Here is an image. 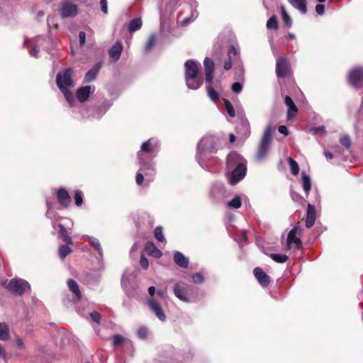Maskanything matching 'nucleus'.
<instances>
[{"instance_id": "864d4df0", "label": "nucleus", "mask_w": 363, "mask_h": 363, "mask_svg": "<svg viewBox=\"0 0 363 363\" xmlns=\"http://www.w3.org/2000/svg\"><path fill=\"white\" fill-rule=\"evenodd\" d=\"M145 176V175L144 174V173L140 172V171L137 173V174H136V183H137L138 185L140 186V185L143 184Z\"/></svg>"}, {"instance_id": "774afa93", "label": "nucleus", "mask_w": 363, "mask_h": 363, "mask_svg": "<svg viewBox=\"0 0 363 363\" xmlns=\"http://www.w3.org/2000/svg\"><path fill=\"white\" fill-rule=\"evenodd\" d=\"M156 294H157V296L160 297L161 298H163L164 297V293L161 290H158L156 292Z\"/></svg>"}, {"instance_id": "4468645a", "label": "nucleus", "mask_w": 363, "mask_h": 363, "mask_svg": "<svg viewBox=\"0 0 363 363\" xmlns=\"http://www.w3.org/2000/svg\"><path fill=\"white\" fill-rule=\"evenodd\" d=\"M203 65L206 73V82L211 84L213 79V73L215 68L214 62L211 58L206 57L203 61Z\"/></svg>"}, {"instance_id": "37998d69", "label": "nucleus", "mask_w": 363, "mask_h": 363, "mask_svg": "<svg viewBox=\"0 0 363 363\" xmlns=\"http://www.w3.org/2000/svg\"><path fill=\"white\" fill-rule=\"evenodd\" d=\"M281 15L283 21L286 26L287 27H291L292 24L291 19L284 7H281Z\"/></svg>"}, {"instance_id": "a19ab883", "label": "nucleus", "mask_w": 363, "mask_h": 363, "mask_svg": "<svg viewBox=\"0 0 363 363\" xmlns=\"http://www.w3.org/2000/svg\"><path fill=\"white\" fill-rule=\"evenodd\" d=\"M223 103H224V106H225V107L226 108V111L228 112V114L231 118L235 117V109H234L233 105L230 102V101L226 99H223Z\"/></svg>"}, {"instance_id": "603ef678", "label": "nucleus", "mask_w": 363, "mask_h": 363, "mask_svg": "<svg viewBox=\"0 0 363 363\" xmlns=\"http://www.w3.org/2000/svg\"><path fill=\"white\" fill-rule=\"evenodd\" d=\"M90 317L94 323H99L101 321V315L96 311L91 312Z\"/></svg>"}, {"instance_id": "4be33fe9", "label": "nucleus", "mask_w": 363, "mask_h": 363, "mask_svg": "<svg viewBox=\"0 0 363 363\" xmlns=\"http://www.w3.org/2000/svg\"><path fill=\"white\" fill-rule=\"evenodd\" d=\"M239 54V50L238 49H237L235 46L233 45H231L230 46V48H228V60H226L225 62H224V69L225 70H229L232 68V65H233V63H232V57L233 56H236Z\"/></svg>"}, {"instance_id": "e433bc0d", "label": "nucleus", "mask_w": 363, "mask_h": 363, "mask_svg": "<svg viewBox=\"0 0 363 363\" xmlns=\"http://www.w3.org/2000/svg\"><path fill=\"white\" fill-rule=\"evenodd\" d=\"M287 161L290 166L291 174L293 175H297L299 172V167L298 163L291 157H289Z\"/></svg>"}, {"instance_id": "f257e3e1", "label": "nucleus", "mask_w": 363, "mask_h": 363, "mask_svg": "<svg viewBox=\"0 0 363 363\" xmlns=\"http://www.w3.org/2000/svg\"><path fill=\"white\" fill-rule=\"evenodd\" d=\"M218 143V138L213 135L205 136L199 143L196 158L203 169L208 170L207 160L209 159L208 155L216 152Z\"/></svg>"}, {"instance_id": "7ed1b4c3", "label": "nucleus", "mask_w": 363, "mask_h": 363, "mask_svg": "<svg viewBox=\"0 0 363 363\" xmlns=\"http://www.w3.org/2000/svg\"><path fill=\"white\" fill-rule=\"evenodd\" d=\"M56 83L60 90L63 93L66 100L71 106L74 103V97L69 91V88L74 86V82L72 79V69H67L57 74Z\"/></svg>"}, {"instance_id": "79ce46f5", "label": "nucleus", "mask_w": 363, "mask_h": 363, "mask_svg": "<svg viewBox=\"0 0 363 363\" xmlns=\"http://www.w3.org/2000/svg\"><path fill=\"white\" fill-rule=\"evenodd\" d=\"M155 43H156V36L155 35H151L149 37V38L145 44V52H149L152 50L153 46L155 45Z\"/></svg>"}, {"instance_id": "ddd939ff", "label": "nucleus", "mask_w": 363, "mask_h": 363, "mask_svg": "<svg viewBox=\"0 0 363 363\" xmlns=\"http://www.w3.org/2000/svg\"><path fill=\"white\" fill-rule=\"evenodd\" d=\"M42 39L41 36H37L32 40L26 38L23 46L28 47V53L31 57H38L39 44Z\"/></svg>"}, {"instance_id": "052dcab7", "label": "nucleus", "mask_w": 363, "mask_h": 363, "mask_svg": "<svg viewBox=\"0 0 363 363\" xmlns=\"http://www.w3.org/2000/svg\"><path fill=\"white\" fill-rule=\"evenodd\" d=\"M291 198L295 201H300L302 199V197L297 193L291 191Z\"/></svg>"}, {"instance_id": "e2e57ef3", "label": "nucleus", "mask_w": 363, "mask_h": 363, "mask_svg": "<svg viewBox=\"0 0 363 363\" xmlns=\"http://www.w3.org/2000/svg\"><path fill=\"white\" fill-rule=\"evenodd\" d=\"M324 155L326 157V159H328V160H331L333 157V154L331 152H328V151H325L324 152Z\"/></svg>"}, {"instance_id": "a211bd4d", "label": "nucleus", "mask_w": 363, "mask_h": 363, "mask_svg": "<svg viewBox=\"0 0 363 363\" xmlns=\"http://www.w3.org/2000/svg\"><path fill=\"white\" fill-rule=\"evenodd\" d=\"M297 233V228H293L289 233L287 236V250L290 249V246L291 244H295L297 248H300L301 247L302 242L300 238H296V235Z\"/></svg>"}, {"instance_id": "393cba45", "label": "nucleus", "mask_w": 363, "mask_h": 363, "mask_svg": "<svg viewBox=\"0 0 363 363\" xmlns=\"http://www.w3.org/2000/svg\"><path fill=\"white\" fill-rule=\"evenodd\" d=\"M101 67V64L98 63L94 67H92L91 69H89L85 74L84 82H90L93 81L96 78Z\"/></svg>"}, {"instance_id": "0eeeda50", "label": "nucleus", "mask_w": 363, "mask_h": 363, "mask_svg": "<svg viewBox=\"0 0 363 363\" xmlns=\"http://www.w3.org/2000/svg\"><path fill=\"white\" fill-rule=\"evenodd\" d=\"M148 293L150 296V298L147 301V304L149 308L155 314L160 320L162 322L165 321L166 315L161 307V305L156 298L154 297L155 294V288L152 286H150L148 288Z\"/></svg>"}, {"instance_id": "09e8293b", "label": "nucleus", "mask_w": 363, "mask_h": 363, "mask_svg": "<svg viewBox=\"0 0 363 363\" xmlns=\"http://www.w3.org/2000/svg\"><path fill=\"white\" fill-rule=\"evenodd\" d=\"M192 279L194 283L201 284L203 281L204 277L201 272H197L193 275Z\"/></svg>"}, {"instance_id": "39448f33", "label": "nucleus", "mask_w": 363, "mask_h": 363, "mask_svg": "<svg viewBox=\"0 0 363 363\" xmlns=\"http://www.w3.org/2000/svg\"><path fill=\"white\" fill-rule=\"evenodd\" d=\"M272 126L271 124H269L264 130L258 147V150L255 156V160L257 161L262 162L267 157L272 140Z\"/></svg>"}, {"instance_id": "6e6d98bb", "label": "nucleus", "mask_w": 363, "mask_h": 363, "mask_svg": "<svg viewBox=\"0 0 363 363\" xmlns=\"http://www.w3.org/2000/svg\"><path fill=\"white\" fill-rule=\"evenodd\" d=\"M101 9L103 13H108V4L106 0H100Z\"/></svg>"}, {"instance_id": "b1692460", "label": "nucleus", "mask_w": 363, "mask_h": 363, "mask_svg": "<svg viewBox=\"0 0 363 363\" xmlns=\"http://www.w3.org/2000/svg\"><path fill=\"white\" fill-rule=\"evenodd\" d=\"M174 260L180 267L186 268L189 266V259L180 252H174Z\"/></svg>"}, {"instance_id": "4c0bfd02", "label": "nucleus", "mask_w": 363, "mask_h": 363, "mask_svg": "<svg viewBox=\"0 0 363 363\" xmlns=\"http://www.w3.org/2000/svg\"><path fill=\"white\" fill-rule=\"evenodd\" d=\"M154 235L157 240H158L160 242H165L166 240L164 236L163 232H162V228L160 226H157L155 228L154 230Z\"/></svg>"}, {"instance_id": "7c9ffc66", "label": "nucleus", "mask_w": 363, "mask_h": 363, "mask_svg": "<svg viewBox=\"0 0 363 363\" xmlns=\"http://www.w3.org/2000/svg\"><path fill=\"white\" fill-rule=\"evenodd\" d=\"M67 285L69 290L75 295L77 299H81L82 296L77 283L73 279H69Z\"/></svg>"}, {"instance_id": "bf43d9fd", "label": "nucleus", "mask_w": 363, "mask_h": 363, "mask_svg": "<svg viewBox=\"0 0 363 363\" xmlns=\"http://www.w3.org/2000/svg\"><path fill=\"white\" fill-rule=\"evenodd\" d=\"M279 132L284 135H287L289 134L288 128L285 125H280L278 128Z\"/></svg>"}, {"instance_id": "dca6fc26", "label": "nucleus", "mask_w": 363, "mask_h": 363, "mask_svg": "<svg viewBox=\"0 0 363 363\" xmlns=\"http://www.w3.org/2000/svg\"><path fill=\"white\" fill-rule=\"evenodd\" d=\"M57 199L59 203L63 207H67L71 202V197L67 191L64 188H60L57 190Z\"/></svg>"}, {"instance_id": "49530a36", "label": "nucleus", "mask_w": 363, "mask_h": 363, "mask_svg": "<svg viewBox=\"0 0 363 363\" xmlns=\"http://www.w3.org/2000/svg\"><path fill=\"white\" fill-rule=\"evenodd\" d=\"M125 340V338L121 335H114L113 336V345L115 347H117L121 345Z\"/></svg>"}, {"instance_id": "aec40b11", "label": "nucleus", "mask_w": 363, "mask_h": 363, "mask_svg": "<svg viewBox=\"0 0 363 363\" xmlns=\"http://www.w3.org/2000/svg\"><path fill=\"white\" fill-rule=\"evenodd\" d=\"M93 91L94 90L91 86H85L78 89L77 91V99L80 102L85 101Z\"/></svg>"}, {"instance_id": "f03ea898", "label": "nucleus", "mask_w": 363, "mask_h": 363, "mask_svg": "<svg viewBox=\"0 0 363 363\" xmlns=\"http://www.w3.org/2000/svg\"><path fill=\"white\" fill-rule=\"evenodd\" d=\"M227 168L232 170L228 181L235 184L241 181L246 175L247 167L245 160L236 152H231L227 157Z\"/></svg>"}, {"instance_id": "c9c22d12", "label": "nucleus", "mask_w": 363, "mask_h": 363, "mask_svg": "<svg viewBox=\"0 0 363 363\" xmlns=\"http://www.w3.org/2000/svg\"><path fill=\"white\" fill-rule=\"evenodd\" d=\"M70 245L69 244L62 245L59 247V256L61 259H64L66 256H67L72 251L70 248Z\"/></svg>"}, {"instance_id": "4d7b16f0", "label": "nucleus", "mask_w": 363, "mask_h": 363, "mask_svg": "<svg viewBox=\"0 0 363 363\" xmlns=\"http://www.w3.org/2000/svg\"><path fill=\"white\" fill-rule=\"evenodd\" d=\"M315 11L318 15H323L325 13V6L323 4H317L315 6Z\"/></svg>"}, {"instance_id": "c03bdc74", "label": "nucleus", "mask_w": 363, "mask_h": 363, "mask_svg": "<svg viewBox=\"0 0 363 363\" xmlns=\"http://www.w3.org/2000/svg\"><path fill=\"white\" fill-rule=\"evenodd\" d=\"M267 27L269 29H277L278 28L277 19L275 16H272L267 22Z\"/></svg>"}, {"instance_id": "a878e982", "label": "nucleus", "mask_w": 363, "mask_h": 363, "mask_svg": "<svg viewBox=\"0 0 363 363\" xmlns=\"http://www.w3.org/2000/svg\"><path fill=\"white\" fill-rule=\"evenodd\" d=\"M174 293L175 296L181 301L188 303L189 302V298L186 295V290L179 284H176L174 288Z\"/></svg>"}, {"instance_id": "c756f323", "label": "nucleus", "mask_w": 363, "mask_h": 363, "mask_svg": "<svg viewBox=\"0 0 363 363\" xmlns=\"http://www.w3.org/2000/svg\"><path fill=\"white\" fill-rule=\"evenodd\" d=\"M142 20L140 18H135L131 20L128 25V29L130 33H133L138 30H139L142 27Z\"/></svg>"}, {"instance_id": "20e7f679", "label": "nucleus", "mask_w": 363, "mask_h": 363, "mask_svg": "<svg viewBox=\"0 0 363 363\" xmlns=\"http://www.w3.org/2000/svg\"><path fill=\"white\" fill-rule=\"evenodd\" d=\"M186 84L189 89H198L203 80L198 76L199 64L193 60H187L184 64Z\"/></svg>"}, {"instance_id": "2f4dec72", "label": "nucleus", "mask_w": 363, "mask_h": 363, "mask_svg": "<svg viewBox=\"0 0 363 363\" xmlns=\"http://www.w3.org/2000/svg\"><path fill=\"white\" fill-rule=\"evenodd\" d=\"M59 234L62 237L63 241L69 245H72V240L70 236L69 235V233H67V230L65 228V226L62 224H59Z\"/></svg>"}, {"instance_id": "0e129e2a", "label": "nucleus", "mask_w": 363, "mask_h": 363, "mask_svg": "<svg viewBox=\"0 0 363 363\" xmlns=\"http://www.w3.org/2000/svg\"><path fill=\"white\" fill-rule=\"evenodd\" d=\"M191 18H189V17H186L185 18L183 21H182V25L183 26H187L191 21Z\"/></svg>"}, {"instance_id": "423d86ee", "label": "nucleus", "mask_w": 363, "mask_h": 363, "mask_svg": "<svg viewBox=\"0 0 363 363\" xmlns=\"http://www.w3.org/2000/svg\"><path fill=\"white\" fill-rule=\"evenodd\" d=\"M2 285L11 293L22 296L26 291L30 290V286L28 281L23 279L13 278L9 281L2 282Z\"/></svg>"}, {"instance_id": "a18cd8bd", "label": "nucleus", "mask_w": 363, "mask_h": 363, "mask_svg": "<svg viewBox=\"0 0 363 363\" xmlns=\"http://www.w3.org/2000/svg\"><path fill=\"white\" fill-rule=\"evenodd\" d=\"M138 336L142 340H145L148 336V329L145 327H140L138 329Z\"/></svg>"}, {"instance_id": "72a5a7b5", "label": "nucleus", "mask_w": 363, "mask_h": 363, "mask_svg": "<svg viewBox=\"0 0 363 363\" xmlns=\"http://www.w3.org/2000/svg\"><path fill=\"white\" fill-rule=\"evenodd\" d=\"M242 201L240 196L236 195L230 201L227 203L228 207L230 208L238 209L241 207Z\"/></svg>"}, {"instance_id": "58836bf2", "label": "nucleus", "mask_w": 363, "mask_h": 363, "mask_svg": "<svg viewBox=\"0 0 363 363\" xmlns=\"http://www.w3.org/2000/svg\"><path fill=\"white\" fill-rule=\"evenodd\" d=\"M269 257L276 262L284 263L288 259V256L283 254H270Z\"/></svg>"}, {"instance_id": "9d476101", "label": "nucleus", "mask_w": 363, "mask_h": 363, "mask_svg": "<svg viewBox=\"0 0 363 363\" xmlns=\"http://www.w3.org/2000/svg\"><path fill=\"white\" fill-rule=\"evenodd\" d=\"M79 9L77 4L69 1H64L61 4L59 13L62 18H73L78 13Z\"/></svg>"}, {"instance_id": "338daca9", "label": "nucleus", "mask_w": 363, "mask_h": 363, "mask_svg": "<svg viewBox=\"0 0 363 363\" xmlns=\"http://www.w3.org/2000/svg\"><path fill=\"white\" fill-rule=\"evenodd\" d=\"M16 345L18 347H22L23 346V340L21 338H18L16 340Z\"/></svg>"}, {"instance_id": "5fc2aeb1", "label": "nucleus", "mask_w": 363, "mask_h": 363, "mask_svg": "<svg viewBox=\"0 0 363 363\" xmlns=\"http://www.w3.org/2000/svg\"><path fill=\"white\" fill-rule=\"evenodd\" d=\"M140 264L145 269L148 268V266H149L148 259L145 257H144L143 255H142L141 257H140Z\"/></svg>"}, {"instance_id": "f704fd0d", "label": "nucleus", "mask_w": 363, "mask_h": 363, "mask_svg": "<svg viewBox=\"0 0 363 363\" xmlns=\"http://www.w3.org/2000/svg\"><path fill=\"white\" fill-rule=\"evenodd\" d=\"M9 336V330L6 323H0V340H5Z\"/></svg>"}, {"instance_id": "f8f14e48", "label": "nucleus", "mask_w": 363, "mask_h": 363, "mask_svg": "<svg viewBox=\"0 0 363 363\" xmlns=\"http://www.w3.org/2000/svg\"><path fill=\"white\" fill-rule=\"evenodd\" d=\"M348 81L353 87H358L363 82V67L353 68L348 74Z\"/></svg>"}, {"instance_id": "cd10ccee", "label": "nucleus", "mask_w": 363, "mask_h": 363, "mask_svg": "<svg viewBox=\"0 0 363 363\" xmlns=\"http://www.w3.org/2000/svg\"><path fill=\"white\" fill-rule=\"evenodd\" d=\"M86 238L91 245V246L94 247L98 252L99 257H102L104 253L99 240L97 238L91 236H86Z\"/></svg>"}, {"instance_id": "ea45409f", "label": "nucleus", "mask_w": 363, "mask_h": 363, "mask_svg": "<svg viewBox=\"0 0 363 363\" xmlns=\"http://www.w3.org/2000/svg\"><path fill=\"white\" fill-rule=\"evenodd\" d=\"M208 96L211 99L212 101L216 102L218 99L219 96L217 91L210 85L206 86Z\"/></svg>"}, {"instance_id": "de8ad7c7", "label": "nucleus", "mask_w": 363, "mask_h": 363, "mask_svg": "<svg viewBox=\"0 0 363 363\" xmlns=\"http://www.w3.org/2000/svg\"><path fill=\"white\" fill-rule=\"evenodd\" d=\"M75 203L77 206H81L83 203V199L82 192L79 190H77L74 194Z\"/></svg>"}, {"instance_id": "412c9836", "label": "nucleus", "mask_w": 363, "mask_h": 363, "mask_svg": "<svg viewBox=\"0 0 363 363\" xmlns=\"http://www.w3.org/2000/svg\"><path fill=\"white\" fill-rule=\"evenodd\" d=\"M315 220V208L312 204H308L307 208V217L306 220V226L308 228H311Z\"/></svg>"}, {"instance_id": "680f3d73", "label": "nucleus", "mask_w": 363, "mask_h": 363, "mask_svg": "<svg viewBox=\"0 0 363 363\" xmlns=\"http://www.w3.org/2000/svg\"><path fill=\"white\" fill-rule=\"evenodd\" d=\"M243 74H244V68H243V66H240L236 70V75L238 77H242L243 76Z\"/></svg>"}, {"instance_id": "2eb2a0df", "label": "nucleus", "mask_w": 363, "mask_h": 363, "mask_svg": "<svg viewBox=\"0 0 363 363\" xmlns=\"http://www.w3.org/2000/svg\"><path fill=\"white\" fill-rule=\"evenodd\" d=\"M253 273L259 284L266 287L268 286L270 281L269 277L259 267H256L253 270Z\"/></svg>"}, {"instance_id": "f3484780", "label": "nucleus", "mask_w": 363, "mask_h": 363, "mask_svg": "<svg viewBox=\"0 0 363 363\" xmlns=\"http://www.w3.org/2000/svg\"><path fill=\"white\" fill-rule=\"evenodd\" d=\"M284 103L288 107L287 118L289 120L294 118L296 116L298 109L292 99L289 96H286L284 98Z\"/></svg>"}, {"instance_id": "6e6552de", "label": "nucleus", "mask_w": 363, "mask_h": 363, "mask_svg": "<svg viewBox=\"0 0 363 363\" xmlns=\"http://www.w3.org/2000/svg\"><path fill=\"white\" fill-rule=\"evenodd\" d=\"M137 157L140 164V171L143 172L146 177H152L155 174V162L152 159H150L138 152Z\"/></svg>"}, {"instance_id": "3c124183", "label": "nucleus", "mask_w": 363, "mask_h": 363, "mask_svg": "<svg viewBox=\"0 0 363 363\" xmlns=\"http://www.w3.org/2000/svg\"><path fill=\"white\" fill-rule=\"evenodd\" d=\"M340 143L345 148L348 149L350 147L351 141L348 135H345L340 139Z\"/></svg>"}, {"instance_id": "c85d7f7f", "label": "nucleus", "mask_w": 363, "mask_h": 363, "mask_svg": "<svg viewBox=\"0 0 363 363\" xmlns=\"http://www.w3.org/2000/svg\"><path fill=\"white\" fill-rule=\"evenodd\" d=\"M302 184H303V189L306 195L308 194L311 189V177L306 173L302 172Z\"/></svg>"}, {"instance_id": "5701e85b", "label": "nucleus", "mask_w": 363, "mask_h": 363, "mask_svg": "<svg viewBox=\"0 0 363 363\" xmlns=\"http://www.w3.org/2000/svg\"><path fill=\"white\" fill-rule=\"evenodd\" d=\"M145 250L148 255L155 258H160L162 256V251L159 250L153 242H147L145 246Z\"/></svg>"}, {"instance_id": "1a4fd4ad", "label": "nucleus", "mask_w": 363, "mask_h": 363, "mask_svg": "<svg viewBox=\"0 0 363 363\" xmlns=\"http://www.w3.org/2000/svg\"><path fill=\"white\" fill-rule=\"evenodd\" d=\"M291 73L289 59L286 55H281L276 62V74L279 78L288 77Z\"/></svg>"}, {"instance_id": "13d9d810", "label": "nucleus", "mask_w": 363, "mask_h": 363, "mask_svg": "<svg viewBox=\"0 0 363 363\" xmlns=\"http://www.w3.org/2000/svg\"><path fill=\"white\" fill-rule=\"evenodd\" d=\"M79 44L81 46L84 45L86 40V33L84 31H80L79 33Z\"/></svg>"}, {"instance_id": "bb28decb", "label": "nucleus", "mask_w": 363, "mask_h": 363, "mask_svg": "<svg viewBox=\"0 0 363 363\" xmlns=\"http://www.w3.org/2000/svg\"><path fill=\"white\" fill-rule=\"evenodd\" d=\"M288 1L295 9H298L301 13L305 14L307 12L305 0H288Z\"/></svg>"}, {"instance_id": "473e14b6", "label": "nucleus", "mask_w": 363, "mask_h": 363, "mask_svg": "<svg viewBox=\"0 0 363 363\" xmlns=\"http://www.w3.org/2000/svg\"><path fill=\"white\" fill-rule=\"evenodd\" d=\"M112 106V102L108 100L104 101L97 109L98 118L103 116Z\"/></svg>"}, {"instance_id": "69168bd1", "label": "nucleus", "mask_w": 363, "mask_h": 363, "mask_svg": "<svg viewBox=\"0 0 363 363\" xmlns=\"http://www.w3.org/2000/svg\"><path fill=\"white\" fill-rule=\"evenodd\" d=\"M0 357H2L4 359L6 357V354L1 344H0Z\"/></svg>"}, {"instance_id": "6ab92c4d", "label": "nucleus", "mask_w": 363, "mask_h": 363, "mask_svg": "<svg viewBox=\"0 0 363 363\" xmlns=\"http://www.w3.org/2000/svg\"><path fill=\"white\" fill-rule=\"evenodd\" d=\"M123 48V45L119 41L116 42L108 50L110 57L114 61L118 60L121 55Z\"/></svg>"}, {"instance_id": "9b49d317", "label": "nucleus", "mask_w": 363, "mask_h": 363, "mask_svg": "<svg viewBox=\"0 0 363 363\" xmlns=\"http://www.w3.org/2000/svg\"><path fill=\"white\" fill-rule=\"evenodd\" d=\"M160 143L157 140L150 138L145 142H144L141 146L140 152L141 154L148 153L152 156V157H155L159 152Z\"/></svg>"}, {"instance_id": "8fccbe9b", "label": "nucleus", "mask_w": 363, "mask_h": 363, "mask_svg": "<svg viewBox=\"0 0 363 363\" xmlns=\"http://www.w3.org/2000/svg\"><path fill=\"white\" fill-rule=\"evenodd\" d=\"M231 89L233 92L239 94L242 90V84L240 82H234L231 86Z\"/></svg>"}]
</instances>
